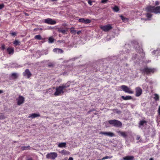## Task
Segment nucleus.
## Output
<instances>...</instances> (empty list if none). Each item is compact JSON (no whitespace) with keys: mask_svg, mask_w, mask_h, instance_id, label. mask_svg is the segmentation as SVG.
<instances>
[{"mask_svg":"<svg viewBox=\"0 0 160 160\" xmlns=\"http://www.w3.org/2000/svg\"><path fill=\"white\" fill-rule=\"evenodd\" d=\"M110 28H111V29L112 28V27H111V26Z\"/></svg>","mask_w":160,"mask_h":160,"instance_id":"nucleus-61","label":"nucleus"},{"mask_svg":"<svg viewBox=\"0 0 160 160\" xmlns=\"http://www.w3.org/2000/svg\"><path fill=\"white\" fill-rule=\"evenodd\" d=\"M109 158V157L106 156V157H104L102 159V160H104L105 159H107V158Z\"/></svg>","mask_w":160,"mask_h":160,"instance_id":"nucleus-46","label":"nucleus"},{"mask_svg":"<svg viewBox=\"0 0 160 160\" xmlns=\"http://www.w3.org/2000/svg\"><path fill=\"white\" fill-rule=\"evenodd\" d=\"M149 160H154V159L152 158H150Z\"/></svg>","mask_w":160,"mask_h":160,"instance_id":"nucleus-56","label":"nucleus"},{"mask_svg":"<svg viewBox=\"0 0 160 160\" xmlns=\"http://www.w3.org/2000/svg\"><path fill=\"white\" fill-rule=\"evenodd\" d=\"M74 28L73 27H72L70 28V32L72 33L74 35H75L76 33V31L75 30Z\"/></svg>","mask_w":160,"mask_h":160,"instance_id":"nucleus-26","label":"nucleus"},{"mask_svg":"<svg viewBox=\"0 0 160 160\" xmlns=\"http://www.w3.org/2000/svg\"><path fill=\"white\" fill-rule=\"evenodd\" d=\"M44 22L45 23L51 25L55 24L56 23L55 21L52 20V19L50 18L45 19L44 20Z\"/></svg>","mask_w":160,"mask_h":160,"instance_id":"nucleus-7","label":"nucleus"},{"mask_svg":"<svg viewBox=\"0 0 160 160\" xmlns=\"http://www.w3.org/2000/svg\"><path fill=\"white\" fill-rule=\"evenodd\" d=\"M147 122L144 120H141L139 123V126L140 127L141 126H143L144 124H146Z\"/></svg>","mask_w":160,"mask_h":160,"instance_id":"nucleus-19","label":"nucleus"},{"mask_svg":"<svg viewBox=\"0 0 160 160\" xmlns=\"http://www.w3.org/2000/svg\"><path fill=\"white\" fill-rule=\"evenodd\" d=\"M136 50L137 52L139 53L142 54V55H144L145 53L143 52V50L142 48L140 47H139L138 48H136Z\"/></svg>","mask_w":160,"mask_h":160,"instance_id":"nucleus-14","label":"nucleus"},{"mask_svg":"<svg viewBox=\"0 0 160 160\" xmlns=\"http://www.w3.org/2000/svg\"><path fill=\"white\" fill-rule=\"evenodd\" d=\"M120 17L122 19V20L123 21H124L126 19H127V18H124L123 16L122 15H120Z\"/></svg>","mask_w":160,"mask_h":160,"instance_id":"nucleus-39","label":"nucleus"},{"mask_svg":"<svg viewBox=\"0 0 160 160\" xmlns=\"http://www.w3.org/2000/svg\"><path fill=\"white\" fill-rule=\"evenodd\" d=\"M81 32V31H79L77 32L78 34H79Z\"/></svg>","mask_w":160,"mask_h":160,"instance_id":"nucleus-51","label":"nucleus"},{"mask_svg":"<svg viewBox=\"0 0 160 160\" xmlns=\"http://www.w3.org/2000/svg\"><path fill=\"white\" fill-rule=\"evenodd\" d=\"M100 134H103L106 136H110V132H100L99 133Z\"/></svg>","mask_w":160,"mask_h":160,"instance_id":"nucleus-30","label":"nucleus"},{"mask_svg":"<svg viewBox=\"0 0 160 160\" xmlns=\"http://www.w3.org/2000/svg\"><path fill=\"white\" fill-rule=\"evenodd\" d=\"M154 97L153 98L155 101H157L159 100V96L158 94L155 93L154 94Z\"/></svg>","mask_w":160,"mask_h":160,"instance_id":"nucleus-28","label":"nucleus"},{"mask_svg":"<svg viewBox=\"0 0 160 160\" xmlns=\"http://www.w3.org/2000/svg\"><path fill=\"white\" fill-rule=\"evenodd\" d=\"M113 10L116 12H117L119 10V8L117 6H115L113 8H112Z\"/></svg>","mask_w":160,"mask_h":160,"instance_id":"nucleus-25","label":"nucleus"},{"mask_svg":"<svg viewBox=\"0 0 160 160\" xmlns=\"http://www.w3.org/2000/svg\"><path fill=\"white\" fill-rule=\"evenodd\" d=\"M3 91L2 90H0V94L3 93Z\"/></svg>","mask_w":160,"mask_h":160,"instance_id":"nucleus-54","label":"nucleus"},{"mask_svg":"<svg viewBox=\"0 0 160 160\" xmlns=\"http://www.w3.org/2000/svg\"><path fill=\"white\" fill-rule=\"evenodd\" d=\"M66 142H62L58 144V147L60 148H62L66 147Z\"/></svg>","mask_w":160,"mask_h":160,"instance_id":"nucleus-24","label":"nucleus"},{"mask_svg":"<svg viewBox=\"0 0 160 160\" xmlns=\"http://www.w3.org/2000/svg\"><path fill=\"white\" fill-rule=\"evenodd\" d=\"M155 4L156 5H158L159 4V2L158 1H156L155 2Z\"/></svg>","mask_w":160,"mask_h":160,"instance_id":"nucleus-47","label":"nucleus"},{"mask_svg":"<svg viewBox=\"0 0 160 160\" xmlns=\"http://www.w3.org/2000/svg\"><path fill=\"white\" fill-rule=\"evenodd\" d=\"M120 88L125 92L129 94H133V92L132 90L131 89L127 86L122 85L120 87Z\"/></svg>","mask_w":160,"mask_h":160,"instance_id":"nucleus-5","label":"nucleus"},{"mask_svg":"<svg viewBox=\"0 0 160 160\" xmlns=\"http://www.w3.org/2000/svg\"><path fill=\"white\" fill-rule=\"evenodd\" d=\"M48 51H47V52H45V54H48Z\"/></svg>","mask_w":160,"mask_h":160,"instance_id":"nucleus-59","label":"nucleus"},{"mask_svg":"<svg viewBox=\"0 0 160 160\" xmlns=\"http://www.w3.org/2000/svg\"><path fill=\"white\" fill-rule=\"evenodd\" d=\"M58 32H61L63 34H65L66 32V30H62L61 28H58Z\"/></svg>","mask_w":160,"mask_h":160,"instance_id":"nucleus-27","label":"nucleus"},{"mask_svg":"<svg viewBox=\"0 0 160 160\" xmlns=\"http://www.w3.org/2000/svg\"><path fill=\"white\" fill-rule=\"evenodd\" d=\"M145 15L146 17L147 18V19H145V21H147L148 20H151V18L152 16V14H151V13L147 12V13Z\"/></svg>","mask_w":160,"mask_h":160,"instance_id":"nucleus-16","label":"nucleus"},{"mask_svg":"<svg viewBox=\"0 0 160 160\" xmlns=\"http://www.w3.org/2000/svg\"><path fill=\"white\" fill-rule=\"evenodd\" d=\"M111 124L116 127H121L122 126V122L117 120H111Z\"/></svg>","mask_w":160,"mask_h":160,"instance_id":"nucleus-4","label":"nucleus"},{"mask_svg":"<svg viewBox=\"0 0 160 160\" xmlns=\"http://www.w3.org/2000/svg\"><path fill=\"white\" fill-rule=\"evenodd\" d=\"M6 117L3 115V113L0 114V119H3L6 118Z\"/></svg>","mask_w":160,"mask_h":160,"instance_id":"nucleus-36","label":"nucleus"},{"mask_svg":"<svg viewBox=\"0 0 160 160\" xmlns=\"http://www.w3.org/2000/svg\"><path fill=\"white\" fill-rule=\"evenodd\" d=\"M23 75L24 76H27V78H29L32 76V74L30 72L29 69H26L25 72H23Z\"/></svg>","mask_w":160,"mask_h":160,"instance_id":"nucleus-9","label":"nucleus"},{"mask_svg":"<svg viewBox=\"0 0 160 160\" xmlns=\"http://www.w3.org/2000/svg\"><path fill=\"white\" fill-rule=\"evenodd\" d=\"M53 51L54 52H56L57 53H62L63 52V51L61 49L58 48H54Z\"/></svg>","mask_w":160,"mask_h":160,"instance_id":"nucleus-17","label":"nucleus"},{"mask_svg":"<svg viewBox=\"0 0 160 160\" xmlns=\"http://www.w3.org/2000/svg\"><path fill=\"white\" fill-rule=\"evenodd\" d=\"M66 25V24H64V25L65 26Z\"/></svg>","mask_w":160,"mask_h":160,"instance_id":"nucleus-63","label":"nucleus"},{"mask_svg":"<svg viewBox=\"0 0 160 160\" xmlns=\"http://www.w3.org/2000/svg\"><path fill=\"white\" fill-rule=\"evenodd\" d=\"M11 77L13 79H16L18 78V75L16 73H13L11 74Z\"/></svg>","mask_w":160,"mask_h":160,"instance_id":"nucleus-21","label":"nucleus"},{"mask_svg":"<svg viewBox=\"0 0 160 160\" xmlns=\"http://www.w3.org/2000/svg\"><path fill=\"white\" fill-rule=\"evenodd\" d=\"M30 146L28 145V146H22L21 147V149H22V151L27 150V149H30Z\"/></svg>","mask_w":160,"mask_h":160,"instance_id":"nucleus-22","label":"nucleus"},{"mask_svg":"<svg viewBox=\"0 0 160 160\" xmlns=\"http://www.w3.org/2000/svg\"><path fill=\"white\" fill-rule=\"evenodd\" d=\"M54 41V39L52 37H50L48 39V42L50 43H52Z\"/></svg>","mask_w":160,"mask_h":160,"instance_id":"nucleus-35","label":"nucleus"},{"mask_svg":"<svg viewBox=\"0 0 160 160\" xmlns=\"http://www.w3.org/2000/svg\"><path fill=\"white\" fill-rule=\"evenodd\" d=\"M143 72H145L148 75L151 73H153L156 71V69L154 68H149L147 67L144 68L141 70Z\"/></svg>","mask_w":160,"mask_h":160,"instance_id":"nucleus-3","label":"nucleus"},{"mask_svg":"<svg viewBox=\"0 0 160 160\" xmlns=\"http://www.w3.org/2000/svg\"><path fill=\"white\" fill-rule=\"evenodd\" d=\"M58 156L56 152H53L48 153L46 155V158L48 159H54Z\"/></svg>","mask_w":160,"mask_h":160,"instance_id":"nucleus-6","label":"nucleus"},{"mask_svg":"<svg viewBox=\"0 0 160 160\" xmlns=\"http://www.w3.org/2000/svg\"><path fill=\"white\" fill-rule=\"evenodd\" d=\"M121 98L123 100H129L132 99V98L131 96H126V97L122 96L121 97Z\"/></svg>","mask_w":160,"mask_h":160,"instance_id":"nucleus-20","label":"nucleus"},{"mask_svg":"<svg viewBox=\"0 0 160 160\" xmlns=\"http://www.w3.org/2000/svg\"><path fill=\"white\" fill-rule=\"evenodd\" d=\"M110 39V38H107L106 39V41H108L109 40V39Z\"/></svg>","mask_w":160,"mask_h":160,"instance_id":"nucleus-55","label":"nucleus"},{"mask_svg":"<svg viewBox=\"0 0 160 160\" xmlns=\"http://www.w3.org/2000/svg\"><path fill=\"white\" fill-rule=\"evenodd\" d=\"M25 15H26V16H28V13H25Z\"/></svg>","mask_w":160,"mask_h":160,"instance_id":"nucleus-60","label":"nucleus"},{"mask_svg":"<svg viewBox=\"0 0 160 160\" xmlns=\"http://www.w3.org/2000/svg\"><path fill=\"white\" fill-rule=\"evenodd\" d=\"M57 42L60 43H65V41L63 40H58Z\"/></svg>","mask_w":160,"mask_h":160,"instance_id":"nucleus-40","label":"nucleus"},{"mask_svg":"<svg viewBox=\"0 0 160 160\" xmlns=\"http://www.w3.org/2000/svg\"><path fill=\"white\" fill-rule=\"evenodd\" d=\"M88 2L89 4L91 5H92V1L90 0H89L88 1Z\"/></svg>","mask_w":160,"mask_h":160,"instance_id":"nucleus-43","label":"nucleus"},{"mask_svg":"<svg viewBox=\"0 0 160 160\" xmlns=\"http://www.w3.org/2000/svg\"><path fill=\"white\" fill-rule=\"evenodd\" d=\"M158 8L157 7H155L154 6H152L151 5H148L145 8V11L147 12L154 13L157 14L158 13Z\"/></svg>","mask_w":160,"mask_h":160,"instance_id":"nucleus-1","label":"nucleus"},{"mask_svg":"<svg viewBox=\"0 0 160 160\" xmlns=\"http://www.w3.org/2000/svg\"><path fill=\"white\" fill-rule=\"evenodd\" d=\"M65 87H64L62 84V86L57 87L56 88V92L54 93V95L55 96H58L60 95L62 93L63 94L64 93L63 90L65 88Z\"/></svg>","mask_w":160,"mask_h":160,"instance_id":"nucleus-2","label":"nucleus"},{"mask_svg":"<svg viewBox=\"0 0 160 160\" xmlns=\"http://www.w3.org/2000/svg\"><path fill=\"white\" fill-rule=\"evenodd\" d=\"M84 18H81L79 19L78 21L80 22H81V23H84Z\"/></svg>","mask_w":160,"mask_h":160,"instance_id":"nucleus-38","label":"nucleus"},{"mask_svg":"<svg viewBox=\"0 0 160 160\" xmlns=\"http://www.w3.org/2000/svg\"><path fill=\"white\" fill-rule=\"evenodd\" d=\"M70 82H68L67 83L65 84H63L62 85L64 87H65V88L69 87L70 86Z\"/></svg>","mask_w":160,"mask_h":160,"instance_id":"nucleus-31","label":"nucleus"},{"mask_svg":"<svg viewBox=\"0 0 160 160\" xmlns=\"http://www.w3.org/2000/svg\"><path fill=\"white\" fill-rule=\"evenodd\" d=\"M140 138V136H139V135H137V137H136V140H139Z\"/></svg>","mask_w":160,"mask_h":160,"instance_id":"nucleus-45","label":"nucleus"},{"mask_svg":"<svg viewBox=\"0 0 160 160\" xmlns=\"http://www.w3.org/2000/svg\"><path fill=\"white\" fill-rule=\"evenodd\" d=\"M117 132L119 136L122 137L124 138H126L127 137L128 134L127 132H125L118 131H117Z\"/></svg>","mask_w":160,"mask_h":160,"instance_id":"nucleus-12","label":"nucleus"},{"mask_svg":"<svg viewBox=\"0 0 160 160\" xmlns=\"http://www.w3.org/2000/svg\"><path fill=\"white\" fill-rule=\"evenodd\" d=\"M7 51L9 54H12L14 52V50L12 48H8L7 49Z\"/></svg>","mask_w":160,"mask_h":160,"instance_id":"nucleus-23","label":"nucleus"},{"mask_svg":"<svg viewBox=\"0 0 160 160\" xmlns=\"http://www.w3.org/2000/svg\"><path fill=\"white\" fill-rule=\"evenodd\" d=\"M136 94L135 96L136 97L140 96L142 93V90L139 87H137L135 88Z\"/></svg>","mask_w":160,"mask_h":160,"instance_id":"nucleus-8","label":"nucleus"},{"mask_svg":"<svg viewBox=\"0 0 160 160\" xmlns=\"http://www.w3.org/2000/svg\"><path fill=\"white\" fill-rule=\"evenodd\" d=\"M108 122H109V123H110V121H108Z\"/></svg>","mask_w":160,"mask_h":160,"instance_id":"nucleus-62","label":"nucleus"},{"mask_svg":"<svg viewBox=\"0 0 160 160\" xmlns=\"http://www.w3.org/2000/svg\"><path fill=\"white\" fill-rule=\"evenodd\" d=\"M145 18H142L141 19L142 20H144L145 21Z\"/></svg>","mask_w":160,"mask_h":160,"instance_id":"nucleus-57","label":"nucleus"},{"mask_svg":"<svg viewBox=\"0 0 160 160\" xmlns=\"http://www.w3.org/2000/svg\"><path fill=\"white\" fill-rule=\"evenodd\" d=\"M115 136L114 135V133H113L112 132H111V137H113V136Z\"/></svg>","mask_w":160,"mask_h":160,"instance_id":"nucleus-49","label":"nucleus"},{"mask_svg":"<svg viewBox=\"0 0 160 160\" xmlns=\"http://www.w3.org/2000/svg\"><path fill=\"white\" fill-rule=\"evenodd\" d=\"M3 4H0V9H2L4 7Z\"/></svg>","mask_w":160,"mask_h":160,"instance_id":"nucleus-48","label":"nucleus"},{"mask_svg":"<svg viewBox=\"0 0 160 160\" xmlns=\"http://www.w3.org/2000/svg\"><path fill=\"white\" fill-rule=\"evenodd\" d=\"M112 111V114H117L118 115H120L122 112L120 110L118 109H113Z\"/></svg>","mask_w":160,"mask_h":160,"instance_id":"nucleus-13","label":"nucleus"},{"mask_svg":"<svg viewBox=\"0 0 160 160\" xmlns=\"http://www.w3.org/2000/svg\"><path fill=\"white\" fill-rule=\"evenodd\" d=\"M12 36H16L17 35V33L16 32H10V33Z\"/></svg>","mask_w":160,"mask_h":160,"instance_id":"nucleus-37","label":"nucleus"},{"mask_svg":"<svg viewBox=\"0 0 160 160\" xmlns=\"http://www.w3.org/2000/svg\"><path fill=\"white\" fill-rule=\"evenodd\" d=\"M40 116V115L39 113H34L30 114L28 117L29 118H35L38 117Z\"/></svg>","mask_w":160,"mask_h":160,"instance_id":"nucleus-15","label":"nucleus"},{"mask_svg":"<svg viewBox=\"0 0 160 160\" xmlns=\"http://www.w3.org/2000/svg\"><path fill=\"white\" fill-rule=\"evenodd\" d=\"M157 51V50H154L152 52V53H153V54H155L156 53V52Z\"/></svg>","mask_w":160,"mask_h":160,"instance_id":"nucleus-52","label":"nucleus"},{"mask_svg":"<svg viewBox=\"0 0 160 160\" xmlns=\"http://www.w3.org/2000/svg\"><path fill=\"white\" fill-rule=\"evenodd\" d=\"M84 23L88 24L91 22V20L89 19H84Z\"/></svg>","mask_w":160,"mask_h":160,"instance_id":"nucleus-32","label":"nucleus"},{"mask_svg":"<svg viewBox=\"0 0 160 160\" xmlns=\"http://www.w3.org/2000/svg\"><path fill=\"white\" fill-rule=\"evenodd\" d=\"M55 64L53 62H50L48 64V66L50 68L53 67Z\"/></svg>","mask_w":160,"mask_h":160,"instance_id":"nucleus-33","label":"nucleus"},{"mask_svg":"<svg viewBox=\"0 0 160 160\" xmlns=\"http://www.w3.org/2000/svg\"><path fill=\"white\" fill-rule=\"evenodd\" d=\"M65 151L64 150H62L61 151V152L62 153H65Z\"/></svg>","mask_w":160,"mask_h":160,"instance_id":"nucleus-53","label":"nucleus"},{"mask_svg":"<svg viewBox=\"0 0 160 160\" xmlns=\"http://www.w3.org/2000/svg\"><path fill=\"white\" fill-rule=\"evenodd\" d=\"M68 160H73V158L72 157H69Z\"/></svg>","mask_w":160,"mask_h":160,"instance_id":"nucleus-50","label":"nucleus"},{"mask_svg":"<svg viewBox=\"0 0 160 160\" xmlns=\"http://www.w3.org/2000/svg\"><path fill=\"white\" fill-rule=\"evenodd\" d=\"M101 29L105 32H108L110 30V24L107 25L101 26L100 27Z\"/></svg>","mask_w":160,"mask_h":160,"instance_id":"nucleus-11","label":"nucleus"},{"mask_svg":"<svg viewBox=\"0 0 160 160\" xmlns=\"http://www.w3.org/2000/svg\"><path fill=\"white\" fill-rule=\"evenodd\" d=\"M157 7L158 8V13L160 14V6H157Z\"/></svg>","mask_w":160,"mask_h":160,"instance_id":"nucleus-44","label":"nucleus"},{"mask_svg":"<svg viewBox=\"0 0 160 160\" xmlns=\"http://www.w3.org/2000/svg\"><path fill=\"white\" fill-rule=\"evenodd\" d=\"M17 100V104L20 105L24 103V98L23 96H19Z\"/></svg>","mask_w":160,"mask_h":160,"instance_id":"nucleus-10","label":"nucleus"},{"mask_svg":"<svg viewBox=\"0 0 160 160\" xmlns=\"http://www.w3.org/2000/svg\"><path fill=\"white\" fill-rule=\"evenodd\" d=\"M88 113H90V112L89 111L88 112Z\"/></svg>","mask_w":160,"mask_h":160,"instance_id":"nucleus-64","label":"nucleus"},{"mask_svg":"<svg viewBox=\"0 0 160 160\" xmlns=\"http://www.w3.org/2000/svg\"><path fill=\"white\" fill-rule=\"evenodd\" d=\"M134 157L133 156H127L123 158V160H133Z\"/></svg>","mask_w":160,"mask_h":160,"instance_id":"nucleus-18","label":"nucleus"},{"mask_svg":"<svg viewBox=\"0 0 160 160\" xmlns=\"http://www.w3.org/2000/svg\"><path fill=\"white\" fill-rule=\"evenodd\" d=\"M1 48L2 50H4L5 49V45L4 44L2 45Z\"/></svg>","mask_w":160,"mask_h":160,"instance_id":"nucleus-42","label":"nucleus"},{"mask_svg":"<svg viewBox=\"0 0 160 160\" xmlns=\"http://www.w3.org/2000/svg\"><path fill=\"white\" fill-rule=\"evenodd\" d=\"M51 1H57V0H51Z\"/></svg>","mask_w":160,"mask_h":160,"instance_id":"nucleus-58","label":"nucleus"},{"mask_svg":"<svg viewBox=\"0 0 160 160\" xmlns=\"http://www.w3.org/2000/svg\"><path fill=\"white\" fill-rule=\"evenodd\" d=\"M34 38L35 39L41 40L42 39V37L40 35H38L35 36L34 37Z\"/></svg>","mask_w":160,"mask_h":160,"instance_id":"nucleus-29","label":"nucleus"},{"mask_svg":"<svg viewBox=\"0 0 160 160\" xmlns=\"http://www.w3.org/2000/svg\"><path fill=\"white\" fill-rule=\"evenodd\" d=\"M13 44L17 46L18 45H19L20 43V42L17 40H15L13 42Z\"/></svg>","mask_w":160,"mask_h":160,"instance_id":"nucleus-34","label":"nucleus"},{"mask_svg":"<svg viewBox=\"0 0 160 160\" xmlns=\"http://www.w3.org/2000/svg\"><path fill=\"white\" fill-rule=\"evenodd\" d=\"M108 1V0H102L101 1V2L103 3H106Z\"/></svg>","mask_w":160,"mask_h":160,"instance_id":"nucleus-41","label":"nucleus"}]
</instances>
